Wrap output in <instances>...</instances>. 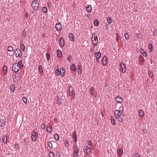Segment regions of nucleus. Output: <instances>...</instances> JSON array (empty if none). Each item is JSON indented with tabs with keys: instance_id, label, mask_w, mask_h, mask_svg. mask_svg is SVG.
Instances as JSON below:
<instances>
[{
	"instance_id": "obj_42",
	"label": "nucleus",
	"mask_w": 157,
	"mask_h": 157,
	"mask_svg": "<svg viewBox=\"0 0 157 157\" xmlns=\"http://www.w3.org/2000/svg\"><path fill=\"white\" fill-rule=\"evenodd\" d=\"M86 144L88 146H90V147H92V143L90 141H87Z\"/></svg>"
},
{
	"instance_id": "obj_49",
	"label": "nucleus",
	"mask_w": 157,
	"mask_h": 157,
	"mask_svg": "<svg viewBox=\"0 0 157 157\" xmlns=\"http://www.w3.org/2000/svg\"><path fill=\"white\" fill-rule=\"evenodd\" d=\"M21 49L23 51H24V50L25 49V46L24 45H21Z\"/></svg>"
},
{
	"instance_id": "obj_40",
	"label": "nucleus",
	"mask_w": 157,
	"mask_h": 157,
	"mask_svg": "<svg viewBox=\"0 0 157 157\" xmlns=\"http://www.w3.org/2000/svg\"><path fill=\"white\" fill-rule=\"evenodd\" d=\"M38 69H39V71L40 73H42L43 72V70L42 69V67L41 65H39V66Z\"/></svg>"
},
{
	"instance_id": "obj_45",
	"label": "nucleus",
	"mask_w": 157,
	"mask_h": 157,
	"mask_svg": "<svg viewBox=\"0 0 157 157\" xmlns=\"http://www.w3.org/2000/svg\"><path fill=\"white\" fill-rule=\"evenodd\" d=\"M8 50L10 52H12L13 51V48L11 46H9L7 48Z\"/></svg>"
},
{
	"instance_id": "obj_55",
	"label": "nucleus",
	"mask_w": 157,
	"mask_h": 157,
	"mask_svg": "<svg viewBox=\"0 0 157 157\" xmlns=\"http://www.w3.org/2000/svg\"><path fill=\"white\" fill-rule=\"evenodd\" d=\"M149 75L150 77L151 78H152L153 77V75L152 73H151V72H149Z\"/></svg>"
},
{
	"instance_id": "obj_14",
	"label": "nucleus",
	"mask_w": 157,
	"mask_h": 157,
	"mask_svg": "<svg viewBox=\"0 0 157 157\" xmlns=\"http://www.w3.org/2000/svg\"><path fill=\"white\" fill-rule=\"evenodd\" d=\"M64 40L63 38L61 37L60 38L59 43L61 47H63L64 45Z\"/></svg>"
},
{
	"instance_id": "obj_8",
	"label": "nucleus",
	"mask_w": 157,
	"mask_h": 157,
	"mask_svg": "<svg viewBox=\"0 0 157 157\" xmlns=\"http://www.w3.org/2000/svg\"><path fill=\"white\" fill-rule=\"evenodd\" d=\"M38 133L35 132H32L31 136V139L33 141H35L37 138L38 137Z\"/></svg>"
},
{
	"instance_id": "obj_58",
	"label": "nucleus",
	"mask_w": 157,
	"mask_h": 157,
	"mask_svg": "<svg viewBox=\"0 0 157 157\" xmlns=\"http://www.w3.org/2000/svg\"><path fill=\"white\" fill-rule=\"evenodd\" d=\"M14 147L15 148L18 149V148H19V145H18V144H15V146H14Z\"/></svg>"
},
{
	"instance_id": "obj_34",
	"label": "nucleus",
	"mask_w": 157,
	"mask_h": 157,
	"mask_svg": "<svg viewBox=\"0 0 157 157\" xmlns=\"http://www.w3.org/2000/svg\"><path fill=\"white\" fill-rule=\"evenodd\" d=\"M3 72L5 74H6L7 73V67L6 66H4L3 67Z\"/></svg>"
},
{
	"instance_id": "obj_46",
	"label": "nucleus",
	"mask_w": 157,
	"mask_h": 157,
	"mask_svg": "<svg viewBox=\"0 0 157 157\" xmlns=\"http://www.w3.org/2000/svg\"><path fill=\"white\" fill-rule=\"evenodd\" d=\"M49 157H54V155L53 153L51 151L49 152Z\"/></svg>"
},
{
	"instance_id": "obj_13",
	"label": "nucleus",
	"mask_w": 157,
	"mask_h": 157,
	"mask_svg": "<svg viewBox=\"0 0 157 157\" xmlns=\"http://www.w3.org/2000/svg\"><path fill=\"white\" fill-rule=\"evenodd\" d=\"M56 30L58 31H60L62 29V25L60 23H57L56 24Z\"/></svg>"
},
{
	"instance_id": "obj_37",
	"label": "nucleus",
	"mask_w": 157,
	"mask_h": 157,
	"mask_svg": "<svg viewBox=\"0 0 157 157\" xmlns=\"http://www.w3.org/2000/svg\"><path fill=\"white\" fill-rule=\"evenodd\" d=\"M94 24L95 26H97L99 25V22L97 20H95L94 21Z\"/></svg>"
},
{
	"instance_id": "obj_57",
	"label": "nucleus",
	"mask_w": 157,
	"mask_h": 157,
	"mask_svg": "<svg viewBox=\"0 0 157 157\" xmlns=\"http://www.w3.org/2000/svg\"><path fill=\"white\" fill-rule=\"evenodd\" d=\"M117 34V36L116 38V40L117 41L119 40L120 37H119V36L118 35V34Z\"/></svg>"
},
{
	"instance_id": "obj_25",
	"label": "nucleus",
	"mask_w": 157,
	"mask_h": 157,
	"mask_svg": "<svg viewBox=\"0 0 157 157\" xmlns=\"http://www.w3.org/2000/svg\"><path fill=\"white\" fill-rule=\"evenodd\" d=\"M77 73L78 74H81L82 72L81 68L79 65H78L77 67Z\"/></svg>"
},
{
	"instance_id": "obj_16",
	"label": "nucleus",
	"mask_w": 157,
	"mask_h": 157,
	"mask_svg": "<svg viewBox=\"0 0 157 157\" xmlns=\"http://www.w3.org/2000/svg\"><path fill=\"white\" fill-rule=\"evenodd\" d=\"M46 130L49 133L51 132L52 131V128L50 124H48L47 127L46 128Z\"/></svg>"
},
{
	"instance_id": "obj_59",
	"label": "nucleus",
	"mask_w": 157,
	"mask_h": 157,
	"mask_svg": "<svg viewBox=\"0 0 157 157\" xmlns=\"http://www.w3.org/2000/svg\"><path fill=\"white\" fill-rule=\"evenodd\" d=\"M28 16H29V14L27 13H26V14H25V17L26 18H28Z\"/></svg>"
},
{
	"instance_id": "obj_60",
	"label": "nucleus",
	"mask_w": 157,
	"mask_h": 157,
	"mask_svg": "<svg viewBox=\"0 0 157 157\" xmlns=\"http://www.w3.org/2000/svg\"><path fill=\"white\" fill-rule=\"evenodd\" d=\"M100 58H98H98H96V60H97V61H99V59H100Z\"/></svg>"
},
{
	"instance_id": "obj_20",
	"label": "nucleus",
	"mask_w": 157,
	"mask_h": 157,
	"mask_svg": "<svg viewBox=\"0 0 157 157\" xmlns=\"http://www.w3.org/2000/svg\"><path fill=\"white\" fill-rule=\"evenodd\" d=\"M73 139L74 142H75L77 141L76 132L75 131H74L73 133Z\"/></svg>"
},
{
	"instance_id": "obj_3",
	"label": "nucleus",
	"mask_w": 157,
	"mask_h": 157,
	"mask_svg": "<svg viewBox=\"0 0 157 157\" xmlns=\"http://www.w3.org/2000/svg\"><path fill=\"white\" fill-rule=\"evenodd\" d=\"M39 5L37 0L33 1L32 3V7L33 10H37L39 9Z\"/></svg>"
},
{
	"instance_id": "obj_52",
	"label": "nucleus",
	"mask_w": 157,
	"mask_h": 157,
	"mask_svg": "<svg viewBox=\"0 0 157 157\" xmlns=\"http://www.w3.org/2000/svg\"><path fill=\"white\" fill-rule=\"evenodd\" d=\"M27 140L26 138H25L24 139V141L23 143L24 144L26 145L27 144Z\"/></svg>"
},
{
	"instance_id": "obj_19",
	"label": "nucleus",
	"mask_w": 157,
	"mask_h": 157,
	"mask_svg": "<svg viewBox=\"0 0 157 157\" xmlns=\"http://www.w3.org/2000/svg\"><path fill=\"white\" fill-rule=\"evenodd\" d=\"M123 154V151L121 148H119L117 150V154L118 156H120Z\"/></svg>"
},
{
	"instance_id": "obj_21",
	"label": "nucleus",
	"mask_w": 157,
	"mask_h": 157,
	"mask_svg": "<svg viewBox=\"0 0 157 157\" xmlns=\"http://www.w3.org/2000/svg\"><path fill=\"white\" fill-rule=\"evenodd\" d=\"M86 10L88 13H90L91 11L92 8L91 6L87 5L86 6Z\"/></svg>"
},
{
	"instance_id": "obj_10",
	"label": "nucleus",
	"mask_w": 157,
	"mask_h": 157,
	"mask_svg": "<svg viewBox=\"0 0 157 157\" xmlns=\"http://www.w3.org/2000/svg\"><path fill=\"white\" fill-rule=\"evenodd\" d=\"M120 65L121 68L122 73H125L126 71V67L124 64L122 62L120 63Z\"/></svg>"
},
{
	"instance_id": "obj_33",
	"label": "nucleus",
	"mask_w": 157,
	"mask_h": 157,
	"mask_svg": "<svg viewBox=\"0 0 157 157\" xmlns=\"http://www.w3.org/2000/svg\"><path fill=\"white\" fill-rule=\"evenodd\" d=\"M148 48L150 50V52H152L153 51V46L152 44H150L148 45Z\"/></svg>"
},
{
	"instance_id": "obj_15",
	"label": "nucleus",
	"mask_w": 157,
	"mask_h": 157,
	"mask_svg": "<svg viewBox=\"0 0 157 157\" xmlns=\"http://www.w3.org/2000/svg\"><path fill=\"white\" fill-rule=\"evenodd\" d=\"M13 80L15 81L16 82L19 80V77L18 75L17 74L13 75L12 76Z\"/></svg>"
},
{
	"instance_id": "obj_6",
	"label": "nucleus",
	"mask_w": 157,
	"mask_h": 157,
	"mask_svg": "<svg viewBox=\"0 0 157 157\" xmlns=\"http://www.w3.org/2000/svg\"><path fill=\"white\" fill-rule=\"evenodd\" d=\"M69 96L71 97V99H73L75 96V93L73 91V89L72 86L69 87Z\"/></svg>"
},
{
	"instance_id": "obj_18",
	"label": "nucleus",
	"mask_w": 157,
	"mask_h": 157,
	"mask_svg": "<svg viewBox=\"0 0 157 157\" xmlns=\"http://www.w3.org/2000/svg\"><path fill=\"white\" fill-rule=\"evenodd\" d=\"M6 122L3 119H0V126L1 127H3L6 125Z\"/></svg>"
},
{
	"instance_id": "obj_51",
	"label": "nucleus",
	"mask_w": 157,
	"mask_h": 157,
	"mask_svg": "<svg viewBox=\"0 0 157 157\" xmlns=\"http://www.w3.org/2000/svg\"><path fill=\"white\" fill-rule=\"evenodd\" d=\"M40 127L43 129H44L45 128V125L44 124H42L40 125Z\"/></svg>"
},
{
	"instance_id": "obj_1",
	"label": "nucleus",
	"mask_w": 157,
	"mask_h": 157,
	"mask_svg": "<svg viewBox=\"0 0 157 157\" xmlns=\"http://www.w3.org/2000/svg\"><path fill=\"white\" fill-rule=\"evenodd\" d=\"M23 67L22 64V60L18 61V63H16L13 64L12 66L13 71L15 72L18 71L20 68H22Z\"/></svg>"
},
{
	"instance_id": "obj_56",
	"label": "nucleus",
	"mask_w": 157,
	"mask_h": 157,
	"mask_svg": "<svg viewBox=\"0 0 157 157\" xmlns=\"http://www.w3.org/2000/svg\"><path fill=\"white\" fill-rule=\"evenodd\" d=\"M71 59L72 57L70 56H69L67 57V59L69 61H70V60H71Z\"/></svg>"
},
{
	"instance_id": "obj_5",
	"label": "nucleus",
	"mask_w": 157,
	"mask_h": 157,
	"mask_svg": "<svg viewBox=\"0 0 157 157\" xmlns=\"http://www.w3.org/2000/svg\"><path fill=\"white\" fill-rule=\"evenodd\" d=\"M79 149L77 145L75 146L73 148L74 157H78L79 156Z\"/></svg>"
},
{
	"instance_id": "obj_53",
	"label": "nucleus",
	"mask_w": 157,
	"mask_h": 157,
	"mask_svg": "<svg viewBox=\"0 0 157 157\" xmlns=\"http://www.w3.org/2000/svg\"><path fill=\"white\" fill-rule=\"evenodd\" d=\"M49 146L51 148H52V143L51 142H49L48 143Z\"/></svg>"
},
{
	"instance_id": "obj_38",
	"label": "nucleus",
	"mask_w": 157,
	"mask_h": 157,
	"mask_svg": "<svg viewBox=\"0 0 157 157\" xmlns=\"http://www.w3.org/2000/svg\"><path fill=\"white\" fill-rule=\"evenodd\" d=\"M107 21L109 23H111L112 22V19L109 17H107Z\"/></svg>"
},
{
	"instance_id": "obj_43",
	"label": "nucleus",
	"mask_w": 157,
	"mask_h": 157,
	"mask_svg": "<svg viewBox=\"0 0 157 157\" xmlns=\"http://www.w3.org/2000/svg\"><path fill=\"white\" fill-rule=\"evenodd\" d=\"M56 100H57V102H58V104L59 105H60L61 103V99L59 98V97H58L57 98Z\"/></svg>"
},
{
	"instance_id": "obj_35",
	"label": "nucleus",
	"mask_w": 157,
	"mask_h": 157,
	"mask_svg": "<svg viewBox=\"0 0 157 157\" xmlns=\"http://www.w3.org/2000/svg\"><path fill=\"white\" fill-rule=\"evenodd\" d=\"M55 74L57 75H60V71L59 69H56L55 71Z\"/></svg>"
},
{
	"instance_id": "obj_29",
	"label": "nucleus",
	"mask_w": 157,
	"mask_h": 157,
	"mask_svg": "<svg viewBox=\"0 0 157 157\" xmlns=\"http://www.w3.org/2000/svg\"><path fill=\"white\" fill-rule=\"evenodd\" d=\"M57 56L59 57H61L62 56V53L61 51L59 50H57Z\"/></svg>"
},
{
	"instance_id": "obj_24",
	"label": "nucleus",
	"mask_w": 157,
	"mask_h": 157,
	"mask_svg": "<svg viewBox=\"0 0 157 157\" xmlns=\"http://www.w3.org/2000/svg\"><path fill=\"white\" fill-rule=\"evenodd\" d=\"M2 140L4 143L5 144L7 143V137L6 136L4 135L3 136Z\"/></svg>"
},
{
	"instance_id": "obj_62",
	"label": "nucleus",
	"mask_w": 157,
	"mask_h": 157,
	"mask_svg": "<svg viewBox=\"0 0 157 157\" xmlns=\"http://www.w3.org/2000/svg\"><path fill=\"white\" fill-rule=\"evenodd\" d=\"M141 58H142L143 59V58L142 57H141Z\"/></svg>"
},
{
	"instance_id": "obj_44",
	"label": "nucleus",
	"mask_w": 157,
	"mask_h": 157,
	"mask_svg": "<svg viewBox=\"0 0 157 157\" xmlns=\"http://www.w3.org/2000/svg\"><path fill=\"white\" fill-rule=\"evenodd\" d=\"M124 37L127 40L129 38V35L127 33H125L124 34Z\"/></svg>"
},
{
	"instance_id": "obj_28",
	"label": "nucleus",
	"mask_w": 157,
	"mask_h": 157,
	"mask_svg": "<svg viewBox=\"0 0 157 157\" xmlns=\"http://www.w3.org/2000/svg\"><path fill=\"white\" fill-rule=\"evenodd\" d=\"M95 56L96 58L98 57V58H100L101 56V53L100 52H96L95 53Z\"/></svg>"
},
{
	"instance_id": "obj_4",
	"label": "nucleus",
	"mask_w": 157,
	"mask_h": 157,
	"mask_svg": "<svg viewBox=\"0 0 157 157\" xmlns=\"http://www.w3.org/2000/svg\"><path fill=\"white\" fill-rule=\"evenodd\" d=\"M92 43L96 45L98 43V37L95 33H93L91 37Z\"/></svg>"
},
{
	"instance_id": "obj_36",
	"label": "nucleus",
	"mask_w": 157,
	"mask_h": 157,
	"mask_svg": "<svg viewBox=\"0 0 157 157\" xmlns=\"http://www.w3.org/2000/svg\"><path fill=\"white\" fill-rule=\"evenodd\" d=\"M54 138L55 140L56 141H58L59 140V135L57 134H56L54 136Z\"/></svg>"
},
{
	"instance_id": "obj_61",
	"label": "nucleus",
	"mask_w": 157,
	"mask_h": 157,
	"mask_svg": "<svg viewBox=\"0 0 157 157\" xmlns=\"http://www.w3.org/2000/svg\"><path fill=\"white\" fill-rule=\"evenodd\" d=\"M54 120H55V121H56V119H54Z\"/></svg>"
},
{
	"instance_id": "obj_31",
	"label": "nucleus",
	"mask_w": 157,
	"mask_h": 157,
	"mask_svg": "<svg viewBox=\"0 0 157 157\" xmlns=\"http://www.w3.org/2000/svg\"><path fill=\"white\" fill-rule=\"evenodd\" d=\"M71 69L72 70L74 71H76V69L75 68V64H73L70 67Z\"/></svg>"
},
{
	"instance_id": "obj_41",
	"label": "nucleus",
	"mask_w": 157,
	"mask_h": 157,
	"mask_svg": "<svg viewBox=\"0 0 157 157\" xmlns=\"http://www.w3.org/2000/svg\"><path fill=\"white\" fill-rule=\"evenodd\" d=\"M65 145L66 147H68L69 146L68 140H66L65 142Z\"/></svg>"
},
{
	"instance_id": "obj_22",
	"label": "nucleus",
	"mask_w": 157,
	"mask_h": 157,
	"mask_svg": "<svg viewBox=\"0 0 157 157\" xmlns=\"http://www.w3.org/2000/svg\"><path fill=\"white\" fill-rule=\"evenodd\" d=\"M65 72V70L64 68H62L60 69V74L62 76H63L64 75V73Z\"/></svg>"
},
{
	"instance_id": "obj_2",
	"label": "nucleus",
	"mask_w": 157,
	"mask_h": 157,
	"mask_svg": "<svg viewBox=\"0 0 157 157\" xmlns=\"http://www.w3.org/2000/svg\"><path fill=\"white\" fill-rule=\"evenodd\" d=\"M124 109L122 107H120L119 108V110H115L114 112L115 117L121 116V114H124L123 113Z\"/></svg>"
},
{
	"instance_id": "obj_54",
	"label": "nucleus",
	"mask_w": 157,
	"mask_h": 157,
	"mask_svg": "<svg viewBox=\"0 0 157 157\" xmlns=\"http://www.w3.org/2000/svg\"><path fill=\"white\" fill-rule=\"evenodd\" d=\"M134 157H140V155L138 153H136L134 155Z\"/></svg>"
},
{
	"instance_id": "obj_7",
	"label": "nucleus",
	"mask_w": 157,
	"mask_h": 157,
	"mask_svg": "<svg viewBox=\"0 0 157 157\" xmlns=\"http://www.w3.org/2000/svg\"><path fill=\"white\" fill-rule=\"evenodd\" d=\"M92 148V147H88L87 146H85L84 147L83 151L86 153V155H88L89 153L91 151V150Z\"/></svg>"
},
{
	"instance_id": "obj_17",
	"label": "nucleus",
	"mask_w": 157,
	"mask_h": 157,
	"mask_svg": "<svg viewBox=\"0 0 157 157\" xmlns=\"http://www.w3.org/2000/svg\"><path fill=\"white\" fill-rule=\"evenodd\" d=\"M116 101L118 103H121L123 101L122 98L120 97H117L115 98Z\"/></svg>"
},
{
	"instance_id": "obj_11",
	"label": "nucleus",
	"mask_w": 157,
	"mask_h": 157,
	"mask_svg": "<svg viewBox=\"0 0 157 157\" xmlns=\"http://www.w3.org/2000/svg\"><path fill=\"white\" fill-rule=\"evenodd\" d=\"M101 62L103 66H105L106 65L107 63V57L106 56H104L102 58Z\"/></svg>"
},
{
	"instance_id": "obj_32",
	"label": "nucleus",
	"mask_w": 157,
	"mask_h": 157,
	"mask_svg": "<svg viewBox=\"0 0 157 157\" xmlns=\"http://www.w3.org/2000/svg\"><path fill=\"white\" fill-rule=\"evenodd\" d=\"M111 121L113 125H115L116 124L115 122L114 117L113 116H111Z\"/></svg>"
},
{
	"instance_id": "obj_30",
	"label": "nucleus",
	"mask_w": 157,
	"mask_h": 157,
	"mask_svg": "<svg viewBox=\"0 0 157 157\" xmlns=\"http://www.w3.org/2000/svg\"><path fill=\"white\" fill-rule=\"evenodd\" d=\"M140 52L145 57H146L147 56V54L144 51V50L143 49H140Z\"/></svg>"
},
{
	"instance_id": "obj_47",
	"label": "nucleus",
	"mask_w": 157,
	"mask_h": 157,
	"mask_svg": "<svg viewBox=\"0 0 157 157\" xmlns=\"http://www.w3.org/2000/svg\"><path fill=\"white\" fill-rule=\"evenodd\" d=\"M23 101L25 104L27 103V99L26 97H24L23 98Z\"/></svg>"
},
{
	"instance_id": "obj_48",
	"label": "nucleus",
	"mask_w": 157,
	"mask_h": 157,
	"mask_svg": "<svg viewBox=\"0 0 157 157\" xmlns=\"http://www.w3.org/2000/svg\"><path fill=\"white\" fill-rule=\"evenodd\" d=\"M11 89L12 90V91L13 92L15 89V85L13 84L11 86Z\"/></svg>"
},
{
	"instance_id": "obj_9",
	"label": "nucleus",
	"mask_w": 157,
	"mask_h": 157,
	"mask_svg": "<svg viewBox=\"0 0 157 157\" xmlns=\"http://www.w3.org/2000/svg\"><path fill=\"white\" fill-rule=\"evenodd\" d=\"M14 52L16 57H20L21 56L22 52L21 50L19 49H17Z\"/></svg>"
},
{
	"instance_id": "obj_12",
	"label": "nucleus",
	"mask_w": 157,
	"mask_h": 157,
	"mask_svg": "<svg viewBox=\"0 0 157 157\" xmlns=\"http://www.w3.org/2000/svg\"><path fill=\"white\" fill-rule=\"evenodd\" d=\"M124 114H121V116L115 117L116 119L120 122H121L124 118Z\"/></svg>"
},
{
	"instance_id": "obj_23",
	"label": "nucleus",
	"mask_w": 157,
	"mask_h": 157,
	"mask_svg": "<svg viewBox=\"0 0 157 157\" xmlns=\"http://www.w3.org/2000/svg\"><path fill=\"white\" fill-rule=\"evenodd\" d=\"M94 89L92 87L90 89L89 93L91 96H93L94 94Z\"/></svg>"
},
{
	"instance_id": "obj_26",
	"label": "nucleus",
	"mask_w": 157,
	"mask_h": 157,
	"mask_svg": "<svg viewBox=\"0 0 157 157\" xmlns=\"http://www.w3.org/2000/svg\"><path fill=\"white\" fill-rule=\"evenodd\" d=\"M69 38L70 40L71 41H74L75 40V39L74 38V36L73 35L72 33H70L69 35Z\"/></svg>"
},
{
	"instance_id": "obj_27",
	"label": "nucleus",
	"mask_w": 157,
	"mask_h": 157,
	"mask_svg": "<svg viewBox=\"0 0 157 157\" xmlns=\"http://www.w3.org/2000/svg\"><path fill=\"white\" fill-rule=\"evenodd\" d=\"M138 114L140 116L143 117L144 115V113L143 111L140 109L139 111Z\"/></svg>"
},
{
	"instance_id": "obj_39",
	"label": "nucleus",
	"mask_w": 157,
	"mask_h": 157,
	"mask_svg": "<svg viewBox=\"0 0 157 157\" xmlns=\"http://www.w3.org/2000/svg\"><path fill=\"white\" fill-rule=\"evenodd\" d=\"M42 10L43 12L44 13H46L48 11V9L45 7H43L42 8Z\"/></svg>"
},
{
	"instance_id": "obj_50",
	"label": "nucleus",
	"mask_w": 157,
	"mask_h": 157,
	"mask_svg": "<svg viewBox=\"0 0 157 157\" xmlns=\"http://www.w3.org/2000/svg\"><path fill=\"white\" fill-rule=\"evenodd\" d=\"M46 56L47 58V59L48 60L49 59L50 57V54H49L47 53L46 54Z\"/></svg>"
}]
</instances>
